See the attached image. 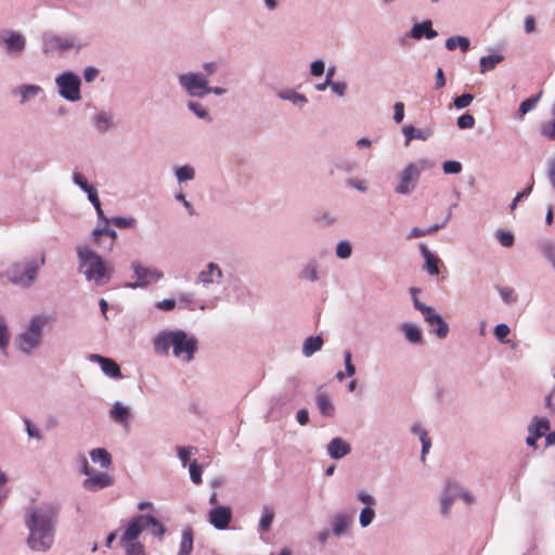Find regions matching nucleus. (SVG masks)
<instances>
[{
  "mask_svg": "<svg viewBox=\"0 0 555 555\" xmlns=\"http://www.w3.org/2000/svg\"><path fill=\"white\" fill-rule=\"evenodd\" d=\"M57 513L52 504L27 509L25 525L29 530L27 544L31 550L43 552L51 547Z\"/></svg>",
  "mask_w": 555,
  "mask_h": 555,
  "instance_id": "f257e3e1",
  "label": "nucleus"
},
{
  "mask_svg": "<svg viewBox=\"0 0 555 555\" xmlns=\"http://www.w3.org/2000/svg\"><path fill=\"white\" fill-rule=\"evenodd\" d=\"M78 257L80 267L85 268V275L88 280H93L96 285L102 286L111 279V270L100 256L88 247H78Z\"/></svg>",
  "mask_w": 555,
  "mask_h": 555,
  "instance_id": "f03ea898",
  "label": "nucleus"
},
{
  "mask_svg": "<svg viewBox=\"0 0 555 555\" xmlns=\"http://www.w3.org/2000/svg\"><path fill=\"white\" fill-rule=\"evenodd\" d=\"M146 527H153V533L154 535L158 537L159 539L163 538L165 534V527L153 516L150 515H140L134 518H132L120 541L121 542H132L135 541V539L141 534L144 528Z\"/></svg>",
  "mask_w": 555,
  "mask_h": 555,
  "instance_id": "7ed1b4c3",
  "label": "nucleus"
},
{
  "mask_svg": "<svg viewBox=\"0 0 555 555\" xmlns=\"http://www.w3.org/2000/svg\"><path fill=\"white\" fill-rule=\"evenodd\" d=\"M46 262V255L42 254L40 259L27 261L25 263H14L9 271V279L12 283L29 286L37 274V271Z\"/></svg>",
  "mask_w": 555,
  "mask_h": 555,
  "instance_id": "20e7f679",
  "label": "nucleus"
},
{
  "mask_svg": "<svg viewBox=\"0 0 555 555\" xmlns=\"http://www.w3.org/2000/svg\"><path fill=\"white\" fill-rule=\"evenodd\" d=\"M47 322L48 318L46 317H35L31 319L28 330L20 336L18 346L21 350L29 352L40 343L41 331Z\"/></svg>",
  "mask_w": 555,
  "mask_h": 555,
  "instance_id": "39448f33",
  "label": "nucleus"
},
{
  "mask_svg": "<svg viewBox=\"0 0 555 555\" xmlns=\"http://www.w3.org/2000/svg\"><path fill=\"white\" fill-rule=\"evenodd\" d=\"M173 354L176 357L184 356V361L190 362L193 359L194 352L197 347V340L194 337H188L185 332L178 330L173 331L171 338Z\"/></svg>",
  "mask_w": 555,
  "mask_h": 555,
  "instance_id": "423d86ee",
  "label": "nucleus"
},
{
  "mask_svg": "<svg viewBox=\"0 0 555 555\" xmlns=\"http://www.w3.org/2000/svg\"><path fill=\"white\" fill-rule=\"evenodd\" d=\"M60 94L72 102L80 100V79L77 75L68 72L56 78Z\"/></svg>",
  "mask_w": 555,
  "mask_h": 555,
  "instance_id": "0eeeda50",
  "label": "nucleus"
},
{
  "mask_svg": "<svg viewBox=\"0 0 555 555\" xmlns=\"http://www.w3.org/2000/svg\"><path fill=\"white\" fill-rule=\"evenodd\" d=\"M179 81L192 96H204L210 93V88L207 86V78L198 74L189 73L181 75Z\"/></svg>",
  "mask_w": 555,
  "mask_h": 555,
  "instance_id": "6e6552de",
  "label": "nucleus"
},
{
  "mask_svg": "<svg viewBox=\"0 0 555 555\" xmlns=\"http://www.w3.org/2000/svg\"><path fill=\"white\" fill-rule=\"evenodd\" d=\"M425 168V163L422 162V166L418 167L415 164L408 165L400 176V182L396 188V192L400 194H406L414 190L421 171Z\"/></svg>",
  "mask_w": 555,
  "mask_h": 555,
  "instance_id": "1a4fd4ad",
  "label": "nucleus"
},
{
  "mask_svg": "<svg viewBox=\"0 0 555 555\" xmlns=\"http://www.w3.org/2000/svg\"><path fill=\"white\" fill-rule=\"evenodd\" d=\"M82 473L89 478L83 480L85 489L89 491H98L100 489L109 487L113 483L112 477L106 473H98L94 475H90V467L87 459L83 456L82 460Z\"/></svg>",
  "mask_w": 555,
  "mask_h": 555,
  "instance_id": "9d476101",
  "label": "nucleus"
},
{
  "mask_svg": "<svg viewBox=\"0 0 555 555\" xmlns=\"http://www.w3.org/2000/svg\"><path fill=\"white\" fill-rule=\"evenodd\" d=\"M80 43L73 37L51 36L44 41L46 52H63L69 49L79 48Z\"/></svg>",
  "mask_w": 555,
  "mask_h": 555,
  "instance_id": "9b49d317",
  "label": "nucleus"
},
{
  "mask_svg": "<svg viewBox=\"0 0 555 555\" xmlns=\"http://www.w3.org/2000/svg\"><path fill=\"white\" fill-rule=\"evenodd\" d=\"M132 268L138 281L131 284V287H143L162 278V273L156 269L144 268L137 262L132 263Z\"/></svg>",
  "mask_w": 555,
  "mask_h": 555,
  "instance_id": "f8f14e48",
  "label": "nucleus"
},
{
  "mask_svg": "<svg viewBox=\"0 0 555 555\" xmlns=\"http://www.w3.org/2000/svg\"><path fill=\"white\" fill-rule=\"evenodd\" d=\"M232 518V513L229 507L219 506L212 508L209 513V521L215 528L223 530L228 528Z\"/></svg>",
  "mask_w": 555,
  "mask_h": 555,
  "instance_id": "ddd939ff",
  "label": "nucleus"
},
{
  "mask_svg": "<svg viewBox=\"0 0 555 555\" xmlns=\"http://www.w3.org/2000/svg\"><path fill=\"white\" fill-rule=\"evenodd\" d=\"M91 359L100 363L102 371L106 375L114 378L121 377L120 369L114 360L99 354H93Z\"/></svg>",
  "mask_w": 555,
  "mask_h": 555,
  "instance_id": "4468645a",
  "label": "nucleus"
},
{
  "mask_svg": "<svg viewBox=\"0 0 555 555\" xmlns=\"http://www.w3.org/2000/svg\"><path fill=\"white\" fill-rule=\"evenodd\" d=\"M2 43L8 52L16 53L24 49L25 39L22 35L10 31L7 37L2 39Z\"/></svg>",
  "mask_w": 555,
  "mask_h": 555,
  "instance_id": "2eb2a0df",
  "label": "nucleus"
},
{
  "mask_svg": "<svg viewBox=\"0 0 555 555\" xmlns=\"http://www.w3.org/2000/svg\"><path fill=\"white\" fill-rule=\"evenodd\" d=\"M332 459H341L350 452V446L341 438H334L327 447Z\"/></svg>",
  "mask_w": 555,
  "mask_h": 555,
  "instance_id": "dca6fc26",
  "label": "nucleus"
},
{
  "mask_svg": "<svg viewBox=\"0 0 555 555\" xmlns=\"http://www.w3.org/2000/svg\"><path fill=\"white\" fill-rule=\"evenodd\" d=\"M420 249L423 257L425 258V268L427 272L431 275H437L439 273V264L441 262L440 259L431 254L424 244L420 245Z\"/></svg>",
  "mask_w": 555,
  "mask_h": 555,
  "instance_id": "f3484780",
  "label": "nucleus"
},
{
  "mask_svg": "<svg viewBox=\"0 0 555 555\" xmlns=\"http://www.w3.org/2000/svg\"><path fill=\"white\" fill-rule=\"evenodd\" d=\"M426 322L433 327L436 335L439 338H446L449 333V326L443 321L440 314L436 313L435 311L429 315L428 319H426Z\"/></svg>",
  "mask_w": 555,
  "mask_h": 555,
  "instance_id": "a211bd4d",
  "label": "nucleus"
},
{
  "mask_svg": "<svg viewBox=\"0 0 555 555\" xmlns=\"http://www.w3.org/2000/svg\"><path fill=\"white\" fill-rule=\"evenodd\" d=\"M411 35L415 39H421L423 36H425L427 39H433L438 36V33L433 29L430 21H425L421 24L414 25Z\"/></svg>",
  "mask_w": 555,
  "mask_h": 555,
  "instance_id": "6ab92c4d",
  "label": "nucleus"
},
{
  "mask_svg": "<svg viewBox=\"0 0 555 555\" xmlns=\"http://www.w3.org/2000/svg\"><path fill=\"white\" fill-rule=\"evenodd\" d=\"M550 430V422L546 417L534 416L528 427V431L541 438Z\"/></svg>",
  "mask_w": 555,
  "mask_h": 555,
  "instance_id": "aec40b11",
  "label": "nucleus"
},
{
  "mask_svg": "<svg viewBox=\"0 0 555 555\" xmlns=\"http://www.w3.org/2000/svg\"><path fill=\"white\" fill-rule=\"evenodd\" d=\"M172 337H173V331L164 332L163 334L158 335L154 340L155 350L158 353L167 356L169 348L172 347V343H171Z\"/></svg>",
  "mask_w": 555,
  "mask_h": 555,
  "instance_id": "412c9836",
  "label": "nucleus"
},
{
  "mask_svg": "<svg viewBox=\"0 0 555 555\" xmlns=\"http://www.w3.org/2000/svg\"><path fill=\"white\" fill-rule=\"evenodd\" d=\"M317 404L322 415L332 417L335 414V408L330 397L326 393H319L317 397Z\"/></svg>",
  "mask_w": 555,
  "mask_h": 555,
  "instance_id": "4be33fe9",
  "label": "nucleus"
},
{
  "mask_svg": "<svg viewBox=\"0 0 555 555\" xmlns=\"http://www.w3.org/2000/svg\"><path fill=\"white\" fill-rule=\"evenodd\" d=\"M322 345L323 340L320 336H310L304 343L302 353L306 357H310L314 352L319 351L322 348Z\"/></svg>",
  "mask_w": 555,
  "mask_h": 555,
  "instance_id": "5701e85b",
  "label": "nucleus"
},
{
  "mask_svg": "<svg viewBox=\"0 0 555 555\" xmlns=\"http://www.w3.org/2000/svg\"><path fill=\"white\" fill-rule=\"evenodd\" d=\"M90 456L94 463L99 462L102 468H108L112 464L111 454L103 448L92 450Z\"/></svg>",
  "mask_w": 555,
  "mask_h": 555,
  "instance_id": "b1692460",
  "label": "nucleus"
},
{
  "mask_svg": "<svg viewBox=\"0 0 555 555\" xmlns=\"http://www.w3.org/2000/svg\"><path fill=\"white\" fill-rule=\"evenodd\" d=\"M111 416L115 422L120 423L122 425H128L130 413L127 408L122 406L120 403L117 402L111 410Z\"/></svg>",
  "mask_w": 555,
  "mask_h": 555,
  "instance_id": "393cba45",
  "label": "nucleus"
},
{
  "mask_svg": "<svg viewBox=\"0 0 555 555\" xmlns=\"http://www.w3.org/2000/svg\"><path fill=\"white\" fill-rule=\"evenodd\" d=\"M412 431L420 437L422 442V461H425V455L431 447L430 438L428 437L427 431L422 429L418 425H414L412 427Z\"/></svg>",
  "mask_w": 555,
  "mask_h": 555,
  "instance_id": "a878e982",
  "label": "nucleus"
},
{
  "mask_svg": "<svg viewBox=\"0 0 555 555\" xmlns=\"http://www.w3.org/2000/svg\"><path fill=\"white\" fill-rule=\"evenodd\" d=\"M104 236L109 240L107 247L111 249L114 245L117 234L114 230L108 229V228L95 229L93 231V238H94L95 243L101 244V240Z\"/></svg>",
  "mask_w": 555,
  "mask_h": 555,
  "instance_id": "bb28decb",
  "label": "nucleus"
},
{
  "mask_svg": "<svg viewBox=\"0 0 555 555\" xmlns=\"http://www.w3.org/2000/svg\"><path fill=\"white\" fill-rule=\"evenodd\" d=\"M193 550V532L192 529L184 530L180 543L178 555H190Z\"/></svg>",
  "mask_w": 555,
  "mask_h": 555,
  "instance_id": "cd10ccee",
  "label": "nucleus"
},
{
  "mask_svg": "<svg viewBox=\"0 0 555 555\" xmlns=\"http://www.w3.org/2000/svg\"><path fill=\"white\" fill-rule=\"evenodd\" d=\"M503 61V56L500 54H491L482 56L480 59V72L486 73L493 69L499 63Z\"/></svg>",
  "mask_w": 555,
  "mask_h": 555,
  "instance_id": "c85d7f7f",
  "label": "nucleus"
},
{
  "mask_svg": "<svg viewBox=\"0 0 555 555\" xmlns=\"http://www.w3.org/2000/svg\"><path fill=\"white\" fill-rule=\"evenodd\" d=\"M273 519H274L273 508L270 506H264L262 509V515H261L260 521H259V530L262 532L269 531Z\"/></svg>",
  "mask_w": 555,
  "mask_h": 555,
  "instance_id": "c756f323",
  "label": "nucleus"
},
{
  "mask_svg": "<svg viewBox=\"0 0 555 555\" xmlns=\"http://www.w3.org/2000/svg\"><path fill=\"white\" fill-rule=\"evenodd\" d=\"M215 276L218 279L221 278V270L218 266L210 263L208 266V270L201 272L198 279L199 282L207 284L212 283L215 281Z\"/></svg>",
  "mask_w": 555,
  "mask_h": 555,
  "instance_id": "7c9ffc66",
  "label": "nucleus"
},
{
  "mask_svg": "<svg viewBox=\"0 0 555 555\" xmlns=\"http://www.w3.org/2000/svg\"><path fill=\"white\" fill-rule=\"evenodd\" d=\"M351 518L346 515H336L333 521V531L336 535L344 533L350 526Z\"/></svg>",
  "mask_w": 555,
  "mask_h": 555,
  "instance_id": "2f4dec72",
  "label": "nucleus"
},
{
  "mask_svg": "<svg viewBox=\"0 0 555 555\" xmlns=\"http://www.w3.org/2000/svg\"><path fill=\"white\" fill-rule=\"evenodd\" d=\"M446 47L449 51H453L457 47H460V49L463 52H466L469 48V40L467 38L461 37V36L451 37V38L447 39Z\"/></svg>",
  "mask_w": 555,
  "mask_h": 555,
  "instance_id": "473e14b6",
  "label": "nucleus"
},
{
  "mask_svg": "<svg viewBox=\"0 0 555 555\" xmlns=\"http://www.w3.org/2000/svg\"><path fill=\"white\" fill-rule=\"evenodd\" d=\"M403 133H404L405 139H406V142H405L406 145L413 139H421V140H426L427 139V135H425L421 129H416L413 126H404L403 127Z\"/></svg>",
  "mask_w": 555,
  "mask_h": 555,
  "instance_id": "72a5a7b5",
  "label": "nucleus"
},
{
  "mask_svg": "<svg viewBox=\"0 0 555 555\" xmlns=\"http://www.w3.org/2000/svg\"><path fill=\"white\" fill-rule=\"evenodd\" d=\"M403 331L405 333V336L406 338L411 341V343H421L422 341V332L420 331L418 327L414 326V325H409V324H405L403 326Z\"/></svg>",
  "mask_w": 555,
  "mask_h": 555,
  "instance_id": "f704fd0d",
  "label": "nucleus"
},
{
  "mask_svg": "<svg viewBox=\"0 0 555 555\" xmlns=\"http://www.w3.org/2000/svg\"><path fill=\"white\" fill-rule=\"evenodd\" d=\"M541 96V93H539L537 96H532V98H529V99H526L525 101H522L519 105V113H520V116H525L528 112H530L531 109L534 108V106L537 105L539 99Z\"/></svg>",
  "mask_w": 555,
  "mask_h": 555,
  "instance_id": "c9c22d12",
  "label": "nucleus"
},
{
  "mask_svg": "<svg viewBox=\"0 0 555 555\" xmlns=\"http://www.w3.org/2000/svg\"><path fill=\"white\" fill-rule=\"evenodd\" d=\"M94 122L100 131H106L111 126L112 119L106 113H99L94 117Z\"/></svg>",
  "mask_w": 555,
  "mask_h": 555,
  "instance_id": "e433bc0d",
  "label": "nucleus"
},
{
  "mask_svg": "<svg viewBox=\"0 0 555 555\" xmlns=\"http://www.w3.org/2000/svg\"><path fill=\"white\" fill-rule=\"evenodd\" d=\"M442 169L446 175H456L462 171V164L457 160H447L442 164Z\"/></svg>",
  "mask_w": 555,
  "mask_h": 555,
  "instance_id": "4c0bfd02",
  "label": "nucleus"
},
{
  "mask_svg": "<svg viewBox=\"0 0 555 555\" xmlns=\"http://www.w3.org/2000/svg\"><path fill=\"white\" fill-rule=\"evenodd\" d=\"M375 512L372 507L365 506L360 513V524L362 527H367L374 519Z\"/></svg>",
  "mask_w": 555,
  "mask_h": 555,
  "instance_id": "58836bf2",
  "label": "nucleus"
},
{
  "mask_svg": "<svg viewBox=\"0 0 555 555\" xmlns=\"http://www.w3.org/2000/svg\"><path fill=\"white\" fill-rule=\"evenodd\" d=\"M126 547L127 555H142L144 553V547L141 543L138 542H121Z\"/></svg>",
  "mask_w": 555,
  "mask_h": 555,
  "instance_id": "ea45409f",
  "label": "nucleus"
},
{
  "mask_svg": "<svg viewBox=\"0 0 555 555\" xmlns=\"http://www.w3.org/2000/svg\"><path fill=\"white\" fill-rule=\"evenodd\" d=\"M190 476L194 483H202V467L196 461L190 464Z\"/></svg>",
  "mask_w": 555,
  "mask_h": 555,
  "instance_id": "a19ab883",
  "label": "nucleus"
},
{
  "mask_svg": "<svg viewBox=\"0 0 555 555\" xmlns=\"http://www.w3.org/2000/svg\"><path fill=\"white\" fill-rule=\"evenodd\" d=\"M176 175L179 181H186L192 180L195 176V172L192 167L183 166L177 170Z\"/></svg>",
  "mask_w": 555,
  "mask_h": 555,
  "instance_id": "79ce46f5",
  "label": "nucleus"
},
{
  "mask_svg": "<svg viewBox=\"0 0 555 555\" xmlns=\"http://www.w3.org/2000/svg\"><path fill=\"white\" fill-rule=\"evenodd\" d=\"M474 100L470 93H464L454 99V106L459 109L467 107Z\"/></svg>",
  "mask_w": 555,
  "mask_h": 555,
  "instance_id": "37998d69",
  "label": "nucleus"
},
{
  "mask_svg": "<svg viewBox=\"0 0 555 555\" xmlns=\"http://www.w3.org/2000/svg\"><path fill=\"white\" fill-rule=\"evenodd\" d=\"M496 236L500 244L504 247H511L514 244V235L511 232L501 230Z\"/></svg>",
  "mask_w": 555,
  "mask_h": 555,
  "instance_id": "c03bdc74",
  "label": "nucleus"
},
{
  "mask_svg": "<svg viewBox=\"0 0 555 555\" xmlns=\"http://www.w3.org/2000/svg\"><path fill=\"white\" fill-rule=\"evenodd\" d=\"M336 255L341 259H346L351 255V246L349 242L343 241L336 247Z\"/></svg>",
  "mask_w": 555,
  "mask_h": 555,
  "instance_id": "a18cd8bd",
  "label": "nucleus"
},
{
  "mask_svg": "<svg viewBox=\"0 0 555 555\" xmlns=\"http://www.w3.org/2000/svg\"><path fill=\"white\" fill-rule=\"evenodd\" d=\"M475 125V118L470 114H464L457 118V126L461 129H470Z\"/></svg>",
  "mask_w": 555,
  "mask_h": 555,
  "instance_id": "49530a36",
  "label": "nucleus"
},
{
  "mask_svg": "<svg viewBox=\"0 0 555 555\" xmlns=\"http://www.w3.org/2000/svg\"><path fill=\"white\" fill-rule=\"evenodd\" d=\"M112 222L120 229L133 228L135 225L133 218L116 217L112 219Z\"/></svg>",
  "mask_w": 555,
  "mask_h": 555,
  "instance_id": "de8ad7c7",
  "label": "nucleus"
},
{
  "mask_svg": "<svg viewBox=\"0 0 555 555\" xmlns=\"http://www.w3.org/2000/svg\"><path fill=\"white\" fill-rule=\"evenodd\" d=\"M438 229H439V225H434L433 228H429L427 230L414 228L408 235V238L412 240V238H416V237H422L427 234L436 232Z\"/></svg>",
  "mask_w": 555,
  "mask_h": 555,
  "instance_id": "09e8293b",
  "label": "nucleus"
},
{
  "mask_svg": "<svg viewBox=\"0 0 555 555\" xmlns=\"http://www.w3.org/2000/svg\"><path fill=\"white\" fill-rule=\"evenodd\" d=\"M413 304H414V307H415L418 311H421V312L423 313V315H424L425 320H426V319H428V318H429V315H431V313L435 311L433 308L427 307V306H425L424 304H422V302L417 299V297H415V296H414V298H413Z\"/></svg>",
  "mask_w": 555,
  "mask_h": 555,
  "instance_id": "8fccbe9b",
  "label": "nucleus"
},
{
  "mask_svg": "<svg viewBox=\"0 0 555 555\" xmlns=\"http://www.w3.org/2000/svg\"><path fill=\"white\" fill-rule=\"evenodd\" d=\"M194 450L193 447H179L178 448V455H179V459L181 460L183 466L186 465V462L190 461V457H191V454H192V451Z\"/></svg>",
  "mask_w": 555,
  "mask_h": 555,
  "instance_id": "3c124183",
  "label": "nucleus"
},
{
  "mask_svg": "<svg viewBox=\"0 0 555 555\" xmlns=\"http://www.w3.org/2000/svg\"><path fill=\"white\" fill-rule=\"evenodd\" d=\"M344 360H345V366H346V375L349 376V377L354 375L356 367L352 364L351 352L349 350L345 351Z\"/></svg>",
  "mask_w": 555,
  "mask_h": 555,
  "instance_id": "603ef678",
  "label": "nucleus"
},
{
  "mask_svg": "<svg viewBox=\"0 0 555 555\" xmlns=\"http://www.w3.org/2000/svg\"><path fill=\"white\" fill-rule=\"evenodd\" d=\"M509 327L506 325V324H498L494 328V335L495 337L501 340V341H504V339L506 338V336L509 334Z\"/></svg>",
  "mask_w": 555,
  "mask_h": 555,
  "instance_id": "864d4df0",
  "label": "nucleus"
},
{
  "mask_svg": "<svg viewBox=\"0 0 555 555\" xmlns=\"http://www.w3.org/2000/svg\"><path fill=\"white\" fill-rule=\"evenodd\" d=\"M74 181L77 185H79L85 192H89L90 190L94 189L93 186L89 185L87 179L78 173V172H75L74 173Z\"/></svg>",
  "mask_w": 555,
  "mask_h": 555,
  "instance_id": "5fc2aeb1",
  "label": "nucleus"
},
{
  "mask_svg": "<svg viewBox=\"0 0 555 555\" xmlns=\"http://www.w3.org/2000/svg\"><path fill=\"white\" fill-rule=\"evenodd\" d=\"M40 90L41 89L38 86H24V87H22L21 88V94H22L23 101L28 99L30 95L37 94Z\"/></svg>",
  "mask_w": 555,
  "mask_h": 555,
  "instance_id": "6e6d98bb",
  "label": "nucleus"
},
{
  "mask_svg": "<svg viewBox=\"0 0 555 555\" xmlns=\"http://www.w3.org/2000/svg\"><path fill=\"white\" fill-rule=\"evenodd\" d=\"M393 120L398 124L401 122L404 117V104L402 102H397L393 106Z\"/></svg>",
  "mask_w": 555,
  "mask_h": 555,
  "instance_id": "4d7b16f0",
  "label": "nucleus"
},
{
  "mask_svg": "<svg viewBox=\"0 0 555 555\" xmlns=\"http://www.w3.org/2000/svg\"><path fill=\"white\" fill-rule=\"evenodd\" d=\"M88 197L90 199V202L93 204L94 208L96 209L98 214L100 216L103 215V211L101 209V203H100V199L98 197V194H96V191L95 189H92L88 192Z\"/></svg>",
  "mask_w": 555,
  "mask_h": 555,
  "instance_id": "13d9d810",
  "label": "nucleus"
},
{
  "mask_svg": "<svg viewBox=\"0 0 555 555\" xmlns=\"http://www.w3.org/2000/svg\"><path fill=\"white\" fill-rule=\"evenodd\" d=\"M542 133L548 139L555 140V119L552 122L543 126Z\"/></svg>",
  "mask_w": 555,
  "mask_h": 555,
  "instance_id": "bf43d9fd",
  "label": "nucleus"
},
{
  "mask_svg": "<svg viewBox=\"0 0 555 555\" xmlns=\"http://www.w3.org/2000/svg\"><path fill=\"white\" fill-rule=\"evenodd\" d=\"M189 108L201 118H205L207 116V112L196 102H190Z\"/></svg>",
  "mask_w": 555,
  "mask_h": 555,
  "instance_id": "052dcab7",
  "label": "nucleus"
},
{
  "mask_svg": "<svg viewBox=\"0 0 555 555\" xmlns=\"http://www.w3.org/2000/svg\"><path fill=\"white\" fill-rule=\"evenodd\" d=\"M99 74V70L95 67H87L83 72V78L87 82L93 81Z\"/></svg>",
  "mask_w": 555,
  "mask_h": 555,
  "instance_id": "680f3d73",
  "label": "nucleus"
},
{
  "mask_svg": "<svg viewBox=\"0 0 555 555\" xmlns=\"http://www.w3.org/2000/svg\"><path fill=\"white\" fill-rule=\"evenodd\" d=\"M324 73V63L322 61H314L311 64V74L313 76H321Z\"/></svg>",
  "mask_w": 555,
  "mask_h": 555,
  "instance_id": "e2e57ef3",
  "label": "nucleus"
},
{
  "mask_svg": "<svg viewBox=\"0 0 555 555\" xmlns=\"http://www.w3.org/2000/svg\"><path fill=\"white\" fill-rule=\"evenodd\" d=\"M297 422L300 425H306L309 422V413L306 409H300L296 415Z\"/></svg>",
  "mask_w": 555,
  "mask_h": 555,
  "instance_id": "0e129e2a",
  "label": "nucleus"
},
{
  "mask_svg": "<svg viewBox=\"0 0 555 555\" xmlns=\"http://www.w3.org/2000/svg\"><path fill=\"white\" fill-rule=\"evenodd\" d=\"M358 499L366 504V506L371 507L372 505L375 504V499L371 495V494H367V493H364V492H360L358 494Z\"/></svg>",
  "mask_w": 555,
  "mask_h": 555,
  "instance_id": "69168bd1",
  "label": "nucleus"
},
{
  "mask_svg": "<svg viewBox=\"0 0 555 555\" xmlns=\"http://www.w3.org/2000/svg\"><path fill=\"white\" fill-rule=\"evenodd\" d=\"M500 294L502 296V299L505 301V302H512L515 300L514 298V292L513 289L511 288H502L500 291Z\"/></svg>",
  "mask_w": 555,
  "mask_h": 555,
  "instance_id": "338daca9",
  "label": "nucleus"
},
{
  "mask_svg": "<svg viewBox=\"0 0 555 555\" xmlns=\"http://www.w3.org/2000/svg\"><path fill=\"white\" fill-rule=\"evenodd\" d=\"M548 179L553 186L555 188V158L551 159L548 163Z\"/></svg>",
  "mask_w": 555,
  "mask_h": 555,
  "instance_id": "774afa93",
  "label": "nucleus"
}]
</instances>
